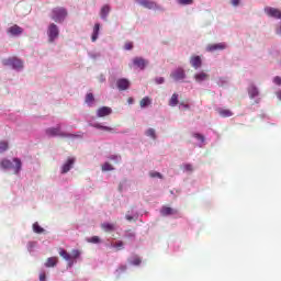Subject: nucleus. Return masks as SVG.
<instances>
[{"mask_svg": "<svg viewBox=\"0 0 281 281\" xmlns=\"http://www.w3.org/2000/svg\"><path fill=\"white\" fill-rule=\"evenodd\" d=\"M178 3L180 5H192V3H194V0H178Z\"/></svg>", "mask_w": 281, "mask_h": 281, "instance_id": "nucleus-37", "label": "nucleus"}, {"mask_svg": "<svg viewBox=\"0 0 281 281\" xmlns=\"http://www.w3.org/2000/svg\"><path fill=\"white\" fill-rule=\"evenodd\" d=\"M13 162L15 164V166H14V164H12V161L10 159L3 158L0 161V167L3 170L13 169L14 175H19V172H21V167L23 166V164L21 162V160L19 158H13Z\"/></svg>", "mask_w": 281, "mask_h": 281, "instance_id": "nucleus-1", "label": "nucleus"}, {"mask_svg": "<svg viewBox=\"0 0 281 281\" xmlns=\"http://www.w3.org/2000/svg\"><path fill=\"white\" fill-rule=\"evenodd\" d=\"M76 164V158H68L67 161L61 166V175H67L74 165Z\"/></svg>", "mask_w": 281, "mask_h": 281, "instance_id": "nucleus-9", "label": "nucleus"}, {"mask_svg": "<svg viewBox=\"0 0 281 281\" xmlns=\"http://www.w3.org/2000/svg\"><path fill=\"white\" fill-rule=\"evenodd\" d=\"M7 34H10V36H21L23 34V27L14 24L8 29Z\"/></svg>", "mask_w": 281, "mask_h": 281, "instance_id": "nucleus-10", "label": "nucleus"}, {"mask_svg": "<svg viewBox=\"0 0 281 281\" xmlns=\"http://www.w3.org/2000/svg\"><path fill=\"white\" fill-rule=\"evenodd\" d=\"M150 104H153V100H150L149 97H144L139 102L142 109H146V106H150Z\"/></svg>", "mask_w": 281, "mask_h": 281, "instance_id": "nucleus-23", "label": "nucleus"}, {"mask_svg": "<svg viewBox=\"0 0 281 281\" xmlns=\"http://www.w3.org/2000/svg\"><path fill=\"white\" fill-rule=\"evenodd\" d=\"M111 113H113V110L109 106H102L97 110L98 117H106L108 115H111Z\"/></svg>", "mask_w": 281, "mask_h": 281, "instance_id": "nucleus-13", "label": "nucleus"}, {"mask_svg": "<svg viewBox=\"0 0 281 281\" xmlns=\"http://www.w3.org/2000/svg\"><path fill=\"white\" fill-rule=\"evenodd\" d=\"M165 81L166 79H164V77H158L155 79L156 85H164Z\"/></svg>", "mask_w": 281, "mask_h": 281, "instance_id": "nucleus-42", "label": "nucleus"}, {"mask_svg": "<svg viewBox=\"0 0 281 281\" xmlns=\"http://www.w3.org/2000/svg\"><path fill=\"white\" fill-rule=\"evenodd\" d=\"M67 9L63 7H56L50 12V19L55 21V23H63L65 19H67Z\"/></svg>", "mask_w": 281, "mask_h": 281, "instance_id": "nucleus-2", "label": "nucleus"}, {"mask_svg": "<svg viewBox=\"0 0 281 281\" xmlns=\"http://www.w3.org/2000/svg\"><path fill=\"white\" fill-rule=\"evenodd\" d=\"M99 34H100V23H95L93 27V33L91 36L92 43H95L98 41Z\"/></svg>", "mask_w": 281, "mask_h": 281, "instance_id": "nucleus-20", "label": "nucleus"}, {"mask_svg": "<svg viewBox=\"0 0 281 281\" xmlns=\"http://www.w3.org/2000/svg\"><path fill=\"white\" fill-rule=\"evenodd\" d=\"M223 49H227V44H225V43H217V44H213L212 45V50L213 52L223 50Z\"/></svg>", "mask_w": 281, "mask_h": 281, "instance_id": "nucleus-27", "label": "nucleus"}, {"mask_svg": "<svg viewBox=\"0 0 281 281\" xmlns=\"http://www.w3.org/2000/svg\"><path fill=\"white\" fill-rule=\"evenodd\" d=\"M46 280V276L45 272L40 274V281H45Z\"/></svg>", "mask_w": 281, "mask_h": 281, "instance_id": "nucleus-46", "label": "nucleus"}, {"mask_svg": "<svg viewBox=\"0 0 281 281\" xmlns=\"http://www.w3.org/2000/svg\"><path fill=\"white\" fill-rule=\"evenodd\" d=\"M111 247H114V249H117V251H120L121 249H124V241L117 240L115 243H112Z\"/></svg>", "mask_w": 281, "mask_h": 281, "instance_id": "nucleus-32", "label": "nucleus"}, {"mask_svg": "<svg viewBox=\"0 0 281 281\" xmlns=\"http://www.w3.org/2000/svg\"><path fill=\"white\" fill-rule=\"evenodd\" d=\"M171 78L176 80V82H179V80L186 79V70L183 68H178L171 72Z\"/></svg>", "mask_w": 281, "mask_h": 281, "instance_id": "nucleus-8", "label": "nucleus"}, {"mask_svg": "<svg viewBox=\"0 0 281 281\" xmlns=\"http://www.w3.org/2000/svg\"><path fill=\"white\" fill-rule=\"evenodd\" d=\"M135 267H139L142 265V259L139 257H134L131 261Z\"/></svg>", "mask_w": 281, "mask_h": 281, "instance_id": "nucleus-41", "label": "nucleus"}, {"mask_svg": "<svg viewBox=\"0 0 281 281\" xmlns=\"http://www.w3.org/2000/svg\"><path fill=\"white\" fill-rule=\"evenodd\" d=\"M8 148H10V145L8 144V142L1 140L0 142V155L5 153V150H8Z\"/></svg>", "mask_w": 281, "mask_h": 281, "instance_id": "nucleus-31", "label": "nucleus"}, {"mask_svg": "<svg viewBox=\"0 0 281 281\" xmlns=\"http://www.w3.org/2000/svg\"><path fill=\"white\" fill-rule=\"evenodd\" d=\"M94 100H95V98L93 97V93H88L86 95V104H93Z\"/></svg>", "mask_w": 281, "mask_h": 281, "instance_id": "nucleus-34", "label": "nucleus"}, {"mask_svg": "<svg viewBox=\"0 0 281 281\" xmlns=\"http://www.w3.org/2000/svg\"><path fill=\"white\" fill-rule=\"evenodd\" d=\"M59 256L64 258V260H67V262H71V255H69V252L64 248H59Z\"/></svg>", "mask_w": 281, "mask_h": 281, "instance_id": "nucleus-24", "label": "nucleus"}, {"mask_svg": "<svg viewBox=\"0 0 281 281\" xmlns=\"http://www.w3.org/2000/svg\"><path fill=\"white\" fill-rule=\"evenodd\" d=\"M160 212L162 216H172V214H178V211L170 206H164Z\"/></svg>", "mask_w": 281, "mask_h": 281, "instance_id": "nucleus-17", "label": "nucleus"}, {"mask_svg": "<svg viewBox=\"0 0 281 281\" xmlns=\"http://www.w3.org/2000/svg\"><path fill=\"white\" fill-rule=\"evenodd\" d=\"M183 170H186V172H192L194 170V167L192 166V164H184L182 165Z\"/></svg>", "mask_w": 281, "mask_h": 281, "instance_id": "nucleus-35", "label": "nucleus"}, {"mask_svg": "<svg viewBox=\"0 0 281 281\" xmlns=\"http://www.w3.org/2000/svg\"><path fill=\"white\" fill-rule=\"evenodd\" d=\"M47 34H48L49 43H54L58 37V35L60 34V31L58 30V25L50 23L48 25Z\"/></svg>", "mask_w": 281, "mask_h": 281, "instance_id": "nucleus-4", "label": "nucleus"}, {"mask_svg": "<svg viewBox=\"0 0 281 281\" xmlns=\"http://www.w3.org/2000/svg\"><path fill=\"white\" fill-rule=\"evenodd\" d=\"M195 82H204V80H210V75L207 72H198L194 75Z\"/></svg>", "mask_w": 281, "mask_h": 281, "instance_id": "nucleus-16", "label": "nucleus"}, {"mask_svg": "<svg viewBox=\"0 0 281 281\" xmlns=\"http://www.w3.org/2000/svg\"><path fill=\"white\" fill-rule=\"evenodd\" d=\"M69 267H71V262H69Z\"/></svg>", "mask_w": 281, "mask_h": 281, "instance_id": "nucleus-52", "label": "nucleus"}, {"mask_svg": "<svg viewBox=\"0 0 281 281\" xmlns=\"http://www.w3.org/2000/svg\"><path fill=\"white\" fill-rule=\"evenodd\" d=\"M138 5L146 8L147 10H155L157 8V2L153 0H135Z\"/></svg>", "mask_w": 281, "mask_h": 281, "instance_id": "nucleus-7", "label": "nucleus"}, {"mask_svg": "<svg viewBox=\"0 0 281 281\" xmlns=\"http://www.w3.org/2000/svg\"><path fill=\"white\" fill-rule=\"evenodd\" d=\"M149 177H151V179H155V178L164 179V176H161V173L157 171H150Z\"/></svg>", "mask_w": 281, "mask_h": 281, "instance_id": "nucleus-36", "label": "nucleus"}, {"mask_svg": "<svg viewBox=\"0 0 281 281\" xmlns=\"http://www.w3.org/2000/svg\"><path fill=\"white\" fill-rule=\"evenodd\" d=\"M248 95L250 100H254V98H258L260 95V90H258V87L255 85H250L248 87Z\"/></svg>", "mask_w": 281, "mask_h": 281, "instance_id": "nucleus-15", "label": "nucleus"}, {"mask_svg": "<svg viewBox=\"0 0 281 281\" xmlns=\"http://www.w3.org/2000/svg\"><path fill=\"white\" fill-rule=\"evenodd\" d=\"M273 82H274V85L280 86L281 85V77H279V76L274 77Z\"/></svg>", "mask_w": 281, "mask_h": 281, "instance_id": "nucleus-44", "label": "nucleus"}, {"mask_svg": "<svg viewBox=\"0 0 281 281\" xmlns=\"http://www.w3.org/2000/svg\"><path fill=\"white\" fill-rule=\"evenodd\" d=\"M179 104V94L173 93L171 99L169 100V106H177Z\"/></svg>", "mask_w": 281, "mask_h": 281, "instance_id": "nucleus-25", "label": "nucleus"}, {"mask_svg": "<svg viewBox=\"0 0 281 281\" xmlns=\"http://www.w3.org/2000/svg\"><path fill=\"white\" fill-rule=\"evenodd\" d=\"M193 137L198 139L199 146H203V144H205V136H203V134L194 133Z\"/></svg>", "mask_w": 281, "mask_h": 281, "instance_id": "nucleus-26", "label": "nucleus"}, {"mask_svg": "<svg viewBox=\"0 0 281 281\" xmlns=\"http://www.w3.org/2000/svg\"><path fill=\"white\" fill-rule=\"evenodd\" d=\"M45 133L48 137H72L71 134L63 132L60 125L57 127H48Z\"/></svg>", "mask_w": 281, "mask_h": 281, "instance_id": "nucleus-3", "label": "nucleus"}, {"mask_svg": "<svg viewBox=\"0 0 281 281\" xmlns=\"http://www.w3.org/2000/svg\"><path fill=\"white\" fill-rule=\"evenodd\" d=\"M189 61L193 69H201L203 67V59L199 55L191 56Z\"/></svg>", "mask_w": 281, "mask_h": 281, "instance_id": "nucleus-6", "label": "nucleus"}, {"mask_svg": "<svg viewBox=\"0 0 281 281\" xmlns=\"http://www.w3.org/2000/svg\"><path fill=\"white\" fill-rule=\"evenodd\" d=\"M56 265H58V257L47 258L45 262V267L47 268L56 267Z\"/></svg>", "mask_w": 281, "mask_h": 281, "instance_id": "nucleus-21", "label": "nucleus"}, {"mask_svg": "<svg viewBox=\"0 0 281 281\" xmlns=\"http://www.w3.org/2000/svg\"><path fill=\"white\" fill-rule=\"evenodd\" d=\"M33 232L35 234H43V232H45V228L41 227V225H38V222H35L33 224Z\"/></svg>", "mask_w": 281, "mask_h": 281, "instance_id": "nucleus-29", "label": "nucleus"}, {"mask_svg": "<svg viewBox=\"0 0 281 281\" xmlns=\"http://www.w3.org/2000/svg\"><path fill=\"white\" fill-rule=\"evenodd\" d=\"M4 65H10L13 69H23V61L16 57L4 60Z\"/></svg>", "mask_w": 281, "mask_h": 281, "instance_id": "nucleus-5", "label": "nucleus"}, {"mask_svg": "<svg viewBox=\"0 0 281 281\" xmlns=\"http://www.w3.org/2000/svg\"><path fill=\"white\" fill-rule=\"evenodd\" d=\"M111 12V7L109 4H105L100 10V16L103 19V21H106V18L109 16V13Z\"/></svg>", "mask_w": 281, "mask_h": 281, "instance_id": "nucleus-18", "label": "nucleus"}, {"mask_svg": "<svg viewBox=\"0 0 281 281\" xmlns=\"http://www.w3.org/2000/svg\"><path fill=\"white\" fill-rule=\"evenodd\" d=\"M101 228L103 229V232H106V233L115 232V224L103 223L101 224Z\"/></svg>", "mask_w": 281, "mask_h": 281, "instance_id": "nucleus-22", "label": "nucleus"}, {"mask_svg": "<svg viewBox=\"0 0 281 281\" xmlns=\"http://www.w3.org/2000/svg\"><path fill=\"white\" fill-rule=\"evenodd\" d=\"M133 64L135 67H138V69H146V65H148V61L142 57H135L133 59Z\"/></svg>", "mask_w": 281, "mask_h": 281, "instance_id": "nucleus-14", "label": "nucleus"}, {"mask_svg": "<svg viewBox=\"0 0 281 281\" xmlns=\"http://www.w3.org/2000/svg\"><path fill=\"white\" fill-rule=\"evenodd\" d=\"M145 135L147 137H150L151 139H157V134L155 132V128H148L146 132H145Z\"/></svg>", "mask_w": 281, "mask_h": 281, "instance_id": "nucleus-30", "label": "nucleus"}, {"mask_svg": "<svg viewBox=\"0 0 281 281\" xmlns=\"http://www.w3.org/2000/svg\"><path fill=\"white\" fill-rule=\"evenodd\" d=\"M70 258H72V259L80 258V250H78V249L71 250Z\"/></svg>", "mask_w": 281, "mask_h": 281, "instance_id": "nucleus-40", "label": "nucleus"}, {"mask_svg": "<svg viewBox=\"0 0 281 281\" xmlns=\"http://www.w3.org/2000/svg\"><path fill=\"white\" fill-rule=\"evenodd\" d=\"M124 48L127 49V50L133 49V42H127V43H125Z\"/></svg>", "mask_w": 281, "mask_h": 281, "instance_id": "nucleus-43", "label": "nucleus"}, {"mask_svg": "<svg viewBox=\"0 0 281 281\" xmlns=\"http://www.w3.org/2000/svg\"><path fill=\"white\" fill-rule=\"evenodd\" d=\"M94 128H99L100 131H105L108 133H111L113 131V127L101 125L100 123L94 124Z\"/></svg>", "mask_w": 281, "mask_h": 281, "instance_id": "nucleus-28", "label": "nucleus"}, {"mask_svg": "<svg viewBox=\"0 0 281 281\" xmlns=\"http://www.w3.org/2000/svg\"><path fill=\"white\" fill-rule=\"evenodd\" d=\"M258 102H260V100H257V101H256V104H258Z\"/></svg>", "mask_w": 281, "mask_h": 281, "instance_id": "nucleus-51", "label": "nucleus"}, {"mask_svg": "<svg viewBox=\"0 0 281 281\" xmlns=\"http://www.w3.org/2000/svg\"><path fill=\"white\" fill-rule=\"evenodd\" d=\"M217 113L218 115H221V117H232V115H234V112H232V110L223 108H218Z\"/></svg>", "mask_w": 281, "mask_h": 281, "instance_id": "nucleus-19", "label": "nucleus"}, {"mask_svg": "<svg viewBox=\"0 0 281 281\" xmlns=\"http://www.w3.org/2000/svg\"><path fill=\"white\" fill-rule=\"evenodd\" d=\"M116 87L119 91H126L131 87V81L128 79L121 78L116 81Z\"/></svg>", "mask_w": 281, "mask_h": 281, "instance_id": "nucleus-12", "label": "nucleus"}, {"mask_svg": "<svg viewBox=\"0 0 281 281\" xmlns=\"http://www.w3.org/2000/svg\"><path fill=\"white\" fill-rule=\"evenodd\" d=\"M125 218H126L127 221H133V216H131V215H126Z\"/></svg>", "mask_w": 281, "mask_h": 281, "instance_id": "nucleus-47", "label": "nucleus"}, {"mask_svg": "<svg viewBox=\"0 0 281 281\" xmlns=\"http://www.w3.org/2000/svg\"><path fill=\"white\" fill-rule=\"evenodd\" d=\"M182 106H183L184 109H190V106H189L188 104H182Z\"/></svg>", "mask_w": 281, "mask_h": 281, "instance_id": "nucleus-50", "label": "nucleus"}, {"mask_svg": "<svg viewBox=\"0 0 281 281\" xmlns=\"http://www.w3.org/2000/svg\"><path fill=\"white\" fill-rule=\"evenodd\" d=\"M265 12L268 16H272V19H281V11L279 9L267 7Z\"/></svg>", "mask_w": 281, "mask_h": 281, "instance_id": "nucleus-11", "label": "nucleus"}, {"mask_svg": "<svg viewBox=\"0 0 281 281\" xmlns=\"http://www.w3.org/2000/svg\"><path fill=\"white\" fill-rule=\"evenodd\" d=\"M102 170H103V172H109V171H111V170H114V168H113V165H112V164H110V162H104L103 166H102Z\"/></svg>", "mask_w": 281, "mask_h": 281, "instance_id": "nucleus-33", "label": "nucleus"}, {"mask_svg": "<svg viewBox=\"0 0 281 281\" xmlns=\"http://www.w3.org/2000/svg\"><path fill=\"white\" fill-rule=\"evenodd\" d=\"M232 5L235 8L240 4V0H231Z\"/></svg>", "mask_w": 281, "mask_h": 281, "instance_id": "nucleus-45", "label": "nucleus"}, {"mask_svg": "<svg viewBox=\"0 0 281 281\" xmlns=\"http://www.w3.org/2000/svg\"><path fill=\"white\" fill-rule=\"evenodd\" d=\"M128 104H133V98L127 99Z\"/></svg>", "mask_w": 281, "mask_h": 281, "instance_id": "nucleus-49", "label": "nucleus"}, {"mask_svg": "<svg viewBox=\"0 0 281 281\" xmlns=\"http://www.w3.org/2000/svg\"><path fill=\"white\" fill-rule=\"evenodd\" d=\"M111 161H115V164H120L122 161V156L112 155L110 156Z\"/></svg>", "mask_w": 281, "mask_h": 281, "instance_id": "nucleus-39", "label": "nucleus"}, {"mask_svg": "<svg viewBox=\"0 0 281 281\" xmlns=\"http://www.w3.org/2000/svg\"><path fill=\"white\" fill-rule=\"evenodd\" d=\"M277 98L281 100V90L277 92Z\"/></svg>", "mask_w": 281, "mask_h": 281, "instance_id": "nucleus-48", "label": "nucleus"}, {"mask_svg": "<svg viewBox=\"0 0 281 281\" xmlns=\"http://www.w3.org/2000/svg\"><path fill=\"white\" fill-rule=\"evenodd\" d=\"M87 240H88V243H92L93 245H98V243H100V237L92 236L91 238H88Z\"/></svg>", "mask_w": 281, "mask_h": 281, "instance_id": "nucleus-38", "label": "nucleus"}]
</instances>
